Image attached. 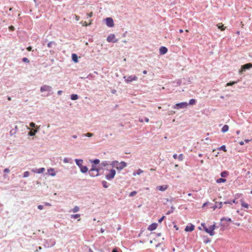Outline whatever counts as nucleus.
Listing matches in <instances>:
<instances>
[{"instance_id": "nucleus-1", "label": "nucleus", "mask_w": 252, "mask_h": 252, "mask_svg": "<svg viewBox=\"0 0 252 252\" xmlns=\"http://www.w3.org/2000/svg\"><path fill=\"white\" fill-rule=\"evenodd\" d=\"M188 106V103L186 102H182L181 103H179L176 104L174 105L170 106L168 105V109H184L187 108Z\"/></svg>"}, {"instance_id": "nucleus-2", "label": "nucleus", "mask_w": 252, "mask_h": 252, "mask_svg": "<svg viewBox=\"0 0 252 252\" xmlns=\"http://www.w3.org/2000/svg\"><path fill=\"white\" fill-rule=\"evenodd\" d=\"M44 243L43 246L46 248H49L53 247L56 244V241L54 239L44 240Z\"/></svg>"}, {"instance_id": "nucleus-3", "label": "nucleus", "mask_w": 252, "mask_h": 252, "mask_svg": "<svg viewBox=\"0 0 252 252\" xmlns=\"http://www.w3.org/2000/svg\"><path fill=\"white\" fill-rule=\"evenodd\" d=\"M116 173V170L114 169H111L109 172L105 175L106 179L109 181L112 180L114 178Z\"/></svg>"}, {"instance_id": "nucleus-4", "label": "nucleus", "mask_w": 252, "mask_h": 252, "mask_svg": "<svg viewBox=\"0 0 252 252\" xmlns=\"http://www.w3.org/2000/svg\"><path fill=\"white\" fill-rule=\"evenodd\" d=\"M252 67V63H248L241 65L240 69L239 70V73L241 74L246 70L250 69Z\"/></svg>"}, {"instance_id": "nucleus-5", "label": "nucleus", "mask_w": 252, "mask_h": 252, "mask_svg": "<svg viewBox=\"0 0 252 252\" xmlns=\"http://www.w3.org/2000/svg\"><path fill=\"white\" fill-rule=\"evenodd\" d=\"M52 87L48 85H43L42 86H41L40 87V91L41 92L46 91V92H48L49 93V94H47V96L49 95V94H52V93H51L52 92Z\"/></svg>"}, {"instance_id": "nucleus-6", "label": "nucleus", "mask_w": 252, "mask_h": 252, "mask_svg": "<svg viewBox=\"0 0 252 252\" xmlns=\"http://www.w3.org/2000/svg\"><path fill=\"white\" fill-rule=\"evenodd\" d=\"M124 78L125 79L126 82L127 83H129L132 81H136L138 79V77L135 75H131V76H125Z\"/></svg>"}, {"instance_id": "nucleus-7", "label": "nucleus", "mask_w": 252, "mask_h": 252, "mask_svg": "<svg viewBox=\"0 0 252 252\" xmlns=\"http://www.w3.org/2000/svg\"><path fill=\"white\" fill-rule=\"evenodd\" d=\"M217 227H218L215 224L210 225L209 228H208L207 233H208L210 236L214 235L215 234L214 230Z\"/></svg>"}, {"instance_id": "nucleus-8", "label": "nucleus", "mask_w": 252, "mask_h": 252, "mask_svg": "<svg viewBox=\"0 0 252 252\" xmlns=\"http://www.w3.org/2000/svg\"><path fill=\"white\" fill-rule=\"evenodd\" d=\"M106 40L108 42L116 43L118 40L115 38V35L114 34H109L106 39Z\"/></svg>"}, {"instance_id": "nucleus-9", "label": "nucleus", "mask_w": 252, "mask_h": 252, "mask_svg": "<svg viewBox=\"0 0 252 252\" xmlns=\"http://www.w3.org/2000/svg\"><path fill=\"white\" fill-rule=\"evenodd\" d=\"M106 24L108 27H113L114 26V21L112 18L108 17L105 19Z\"/></svg>"}, {"instance_id": "nucleus-10", "label": "nucleus", "mask_w": 252, "mask_h": 252, "mask_svg": "<svg viewBox=\"0 0 252 252\" xmlns=\"http://www.w3.org/2000/svg\"><path fill=\"white\" fill-rule=\"evenodd\" d=\"M127 166V163L124 161L120 162V163L118 162V164H117V166H116V169L119 170H121L126 167Z\"/></svg>"}, {"instance_id": "nucleus-11", "label": "nucleus", "mask_w": 252, "mask_h": 252, "mask_svg": "<svg viewBox=\"0 0 252 252\" xmlns=\"http://www.w3.org/2000/svg\"><path fill=\"white\" fill-rule=\"evenodd\" d=\"M223 221H227V222H231L232 220L229 218H226V217H222V218H221L220 219V222H221L220 225L222 226H226V224L223 222Z\"/></svg>"}, {"instance_id": "nucleus-12", "label": "nucleus", "mask_w": 252, "mask_h": 252, "mask_svg": "<svg viewBox=\"0 0 252 252\" xmlns=\"http://www.w3.org/2000/svg\"><path fill=\"white\" fill-rule=\"evenodd\" d=\"M158 226V224L157 223L154 222L151 224L148 227V230L149 231H153L157 229V227Z\"/></svg>"}, {"instance_id": "nucleus-13", "label": "nucleus", "mask_w": 252, "mask_h": 252, "mask_svg": "<svg viewBox=\"0 0 252 252\" xmlns=\"http://www.w3.org/2000/svg\"><path fill=\"white\" fill-rule=\"evenodd\" d=\"M194 227L195 226L193 224H190L186 227L185 230L186 232H191L194 229Z\"/></svg>"}, {"instance_id": "nucleus-14", "label": "nucleus", "mask_w": 252, "mask_h": 252, "mask_svg": "<svg viewBox=\"0 0 252 252\" xmlns=\"http://www.w3.org/2000/svg\"><path fill=\"white\" fill-rule=\"evenodd\" d=\"M168 186L167 185H164L157 187V189H158L161 191H164L167 189Z\"/></svg>"}, {"instance_id": "nucleus-15", "label": "nucleus", "mask_w": 252, "mask_h": 252, "mask_svg": "<svg viewBox=\"0 0 252 252\" xmlns=\"http://www.w3.org/2000/svg\"><path fill=\"white\" fill-rule=\"evenodd\" d=\"M167 48L164 46H161L159 48V53L160 55H164L167 52Z\"/></svg>"}, {"instance_id": "nucleus-16", "label": "nucleus", "mask_w": 252, "mask_h": 252, "mask_svg": "<svg viewBox=\"0 0 252 252\" xmlns=\"http://www.w3.org/2000/svg\"><path fill=\"white\" fill-rule=\"evenodd\" d=\"M45 169L43 167H41V168H38V169H33L32 170V171L33 172H35V173H38V174H41V173H43L44 171H45Z\"/></svg>"}, {"instance_id": "nucleus-17", "label": "nucleus", "mask_w": 252, "mask_h": 252, "mask_svg": "<svg viewBox=\"0 0 252 252\" xmlns=\"http://www.w3.org/2000/svg\"><path fill=\"white\" fill-rule=\"evenodd\" d=\"M79 168L82 173H86L88 171V168L87 166L82 165Z\"/></svg>"}, {"instance_id": "nucleus-18", "label": "nucleus", "mask_w": 252, "mask_h": 252, "mask_svg": "<svg viewBox=\"0 0 252 252\" xmlns=\"http://www.w3.org/2000/svg\"><path fill=\"white\" fill-rule=\"evenodd\" d=\"M47 172L48 174L51 176H55L56 175V173L54 168H50L48 169Z\"/></svg>"}, {"instance_id": "nucleus-19", "label": "nucleus", "mask_w": 252, "mask_h": 252, "mask_svg": "<svg viewBox=\"0 0 252 252\" xmlns=\"http://www.w3.org/2000/svg\"><path fill=\"white\" fill-rule=\"evenodd\" d=\"M39 128H37L36 129H32L31 131H30L28 135L30 136H33L35 135V134L38 131Z\"/></svg>"}, {"instance_id": "nucleus-20", "label": "nucleus", "mask_w": 252, "mask_h": 252, "mask_svg": "<svg viewBox=\"0 0 252 252\" xmlns=\"http://www.w3.org/2000/svg\"><path fill=\"white\" fill-rule=\"evenodd\" d=\"M75 162L76 164V165L79 167H81L82 165V163L83 162V160L82 159H75Z\"/></svg>"}, {"instance_id": "nucleus-21", "label": "nucleus", "mask_w": 252, "mask_h": 252, "mask_svg": "<svg viewBox=\"0 0 252 252\" xmlns=\"http://www.w3.org/2000/svg\"><path fill=\"white\" fill-rule=\"evenodd\" d=\"M222 178H226L229 175V172L227 171H223L220 174Z\"/></svg>"}, {"instance_id": "nucleus-22", "label": "nucleus", "mask_w": 252, "mask_h": 252, "mask_svg": "<svg viewBox=\"0 0 252 252\" xmlns=\"http://www.w3.org/2000/svg\"><path fill=\"white\" fill-rule=\"evenodd\" d=\"M100 170L99 168H97L96 165H92V168L90 169V171H96L97 173H99V171Z\"/></svg>"}, {"instance_id": "nucleus-23", "label": "nucleus", "mask_w": 252, "mask_h": 252, "mask_svg": "<svg viewBox=\"0 0 252 252\" xmlns=\"http://www.w3.org/2000/svg\"><path fill=\"white\" fill-rule=\"evenodd\" d=\"M229 129V126L227 125H225L223 126L221 129V132L222 133H225L228 131Z\"/></svg>"}, {"instance_id": "nucleus-24", "label": "nucleus", "mask_w": 252, "mask_h": 252, "mask_svg": "<svg viewBox=\"0 0 252 252\" xmlns=\"http://www.w3.org/2000/svg\"><path fill=\"white\" fill-rule=\"evenodd\" d=\"M203 239L204 243L205 244H208L211 242V240L210 238H209L207 236H203Z\"/></svg>"}, {"instance_id": "nucleus-25", "label": "nucleus", "mask_w": 252, "mask_h": 252, "mask_svg": "<svg viewBox=\"0 0 252 252\" xmlns=\"http://www.w3.org/2000/svg\"><path fill=\"white\" fill-rule=\"evenodd\" d=\"M240 201L241 202V206L243 207H244V208H249V204L247 203H245L244 200H243V199H241L240 200Z\"/></svg>"}, {"instance_id": "nucleus-26", "label": "nucleus", "mask_w": 252, "mask_h": 252, "mask_svg": "<svg viewBox=\"0 0 252 252\" xmlns=\"http://www.w3.org/2000/svg\"><path fill=\"white\" fill-rule=\"evenodd\" d=\"M78 56L75 54H72V61L75 63H77L78 62Z\"/></svg>"}, {"instance_id": "nucleus-27", "label": "nucleus", "mask_w": 252, "mask_h": 252, "mask_svg": "<svg viewBox=\"0 0 252 252\" xmlns=\"http://www.w3.org/2000/svg\"><path fill=\"white\" fill-rule=\"evenodd\" d=\"M90 161H91V163H93L92 165H96L98 164L99 163L100 160L98 158H95V159H94L93 160H91Z\"/></svg>"}, {"instance_id": "nucleus-28", "label": "nucleus", "mask_w": 252, "mask_h": 252, "mask_svg": "<svg viewBox=\"0 0 252 252\" xmlns=\"http://www.w3.org/2000/svg\"><path fill=\"white\" fill-rule=\"evenodd\" d=\"M226 182V180L225 179H224L223 178H219L217 180H216V182L218 183V184H220V183H225Z\"/></svg>"}, {"instance_id": "nucleus-29", "label": "nucleus", "mask_w": 252, "mask_h": 252, "mask_svg": "<svg viewBox=\"0 0 252 252\" xmlns=\"http://www.w3.org/2000/svg\"><path fill=\"white\" fill-rule=\"evenodd\" d=\"M217 26L218 29H220L221 31H224L225 29V27H224V25L222 24V23H219Z\"/></svg>"}, {"instance_id": "nucleus-30", "label": "nucleus", "mask_w": 252, "mask_h": 252, "mask_svg": "<svg viewBox=\"0 0 252 252\" xmlns=\"http://www.w3.org/2000/svg\"><path fill=\"white\" fill-rule=\"evenodd\" d=\"M63 162L64 163H72V159L71 158H64L63 159Z\"/></svg>"}, {"instance_id": "nucleus-31", "label": "nucleus", "mask_w": 252, "mask_h": 252, "mask_svg": "<svg viewBox=\"0 0 252 252\" xmlns=\"http://www.w3.org/2000/svg\"><path fill=\"white\" fill-rule=\"evenodd\" d=\"M217 150L220 151H223L226 152L227 151L226 146L224 145L221 146L220 147L217 148Z\"/></svg>"}, {"instance_id": "nucleus-32", "label": "nucleus", "mask_w": 252, "mask_h": 252, "mask_svg": "<svg viewBox=\"0 0 252 252\" xmlns=\"http://www.w3.org/2000/svg\"><path fill=\"white\" fill-rule=\"evenodd\" d=\"M89 174L91 177H97L99 175V173H96V174H94V173H93V171H90V170L89 171Z\"/></svg>"}, {"instance_id": "nucleus-33", "label": "nucleus", "mask_w": 252, "mask_h": 252, "mask_svg": "<svg viewBox=\"0 0 252 252\" xmlns=\"http://www.w3.org/2000/svg\"><path fill=\"white\" fill-rule=\"evenodd\" d=\"M56 44L54 41H50L47 44V46L48 48H52L53 46H56Z\"/></svg>"}, {"instance_id": "nucleus-34", "label": "nucleus", "mask_w": 252, "mask_h": 252, "mask_svg": "<svg viewBox=\"0 0 252 252\" xmlns=\"http://www.w3.org/2000/svg\"><path fill=\"white\" fill-rule=\"evenodd\" d=\"M175 210V207L173 206H172L171 207V209H170V210L168 211L166 213V215H170V214H171L173 212L174 210Z\"/></svg>"}, {"instance_id": "nucleus-35", "label": "nucleus", "mask_w": 252, "mask_h": 252, "mask_svg": "<svg viewBox=\"0 0 252 252\" xmlns=\"http://www.w3.org/2000/svg\"><path fill=\"white\" fill-rule=\"evenodd\" d=\"M70 98L73 100H77L78 98V95L76 94H72L71 95Z\"/></svg>"}, {"instance_id": "nucleus-36", "label": "nucleus", "mask_w": 252, "mask_h": 252, "mask_svg": "<svg viewBox=\"0 0 252 252\" xmlns=\"http://www.w3.org/2000/svg\"><path fill=\"white\" fill-rule=\"evenodd\" d=\"M80 217V215L79 214L71 215L70 218L71 219H77Z\"/></svg>"}, {"instance_id": "nucleus-37", "label": "nucleus", "mask_w": 252, "mask_h": 252, "mask_svg": "<svg viewBox=\"0 0 252 252\" xmlns=\"http://www.w3.org/2000/svg\"><path fill=\"white\" fill-rule=\"evenodd\" d=\"M94 135V134L90 132H88L86 134H83L82 135V137H91Z\"/></svg>"}, {"instance_id": "nucleus-38", "label": "nucleus", "mask_w": 252, "mask_h": 252, "mask_svg": "<svg viewBox=\"0 0 252 252\" xmlns=\"http://www.w3.org/2000/svg\"><path fill=\"white\" fill-rule=\"evenodd\" d=\"M144 121H145L146 122H148L149 120L147 117H145L144 119H143L142 118H139V122L143 123L144 122Z\"/></svg>"}, {"instance_id": "nucleus-39", "label": "nucleus", "mask_w": 252, "mask_h": 252, "mask_svg": "<svg viewBox=\"0 0 252 252\" xmlns=\"http://www.w3.org/2000/svg\"><path fill=\"white\" fill-rule=\"evenodd\" d=\"M17 132V130L14 129L13 128H12L9 132V134L10 136H12L15 135Z\"/></svg>"}, {"instance_id": "nucleus-40", "label": "nucleus", "mask_w": 252, "mask_h": 252, "mask_svg": "<svg viewBox=\"0 0 252 252\" xmlns=\"http://www.w3.org/2000/svg\"><path fill=\"white\" fill-rule=\"evenodd\" d=\"M101 183L104 188L106 189L108 187L107 182L106 181H102Z\"/></svg>"}, {"instance_id": "nucleus-41", "label": "nucleus", "mask_w": 252, "mask_h": 252, "mask_svg": "<svg viewBox=\"0 0 252 252\" xmlns=\"http://www.w3.org/2000/svg\"><path fill=\"white\" fill-rule=\"evenodd\" d=\"M108 164H109L108 161H103L101 162V163L100 164V165L103 167H105L107 165H108Z\"/></svg>"}, {"instance_id": "nucleus-42", "label": "nucleus", "mask_w": 252, "mask_h": 252, "mask_svg": "<svg viewBox=\"0 0 252 252\" xmlns=\"http://www.w3.org/2000/svg\"><path fill=\"white\" fill-rule=\"evenodd\" d=\"M118 164V161L117 160H114L111 162V165L113 167H115L116 168V166H117Z\"/></svg>"}, {"instance_id": "nucleus-43", "label": "nucleus", "mask_w": 252, "mask_h": 252, "mask_svg": "<svg viewBox=\"0 0 252 252\" xmlns=\"http://www.w3.org/2000/svg\"><path fill=\"white\" fill-rule=\"evenodd\" d=\"M143 172V171L140 169H139L137 170L136 171V173L135 172H134L133 173V175L134 176H135L136 174L137 175H140L141 173H142Z\"/></svg>"}, {"instance_id": "nucleus-44", "label": "nucleus", "mask_w": 252, "mask_h": 252, "mask_svg": "<svg viewBox=\"0 0 252 252\" xmlns=\"http://www.w3.org/2000/svg\"><path fill=\"white\" fill-rule=\"evenodd\" d=\"M79 207L78 206H76L74 207V208L72 210V211L74 213L77 212L79 211Z\"/></svg>"}, {"instance_id": "nucleus-45", "label": "nucleus", "mask_w": 252, "mask_h": 252, "mask_svg": "<svg viewBox=\"0 0 252 252\" xmlns=\"http://www.w3.org/2000/svg\"><path fill=\"white\" fill-rule=\"evenodd\" d=\"M196 102V100L195 99H190L188 103V105L189 104H190V105H193V104H194Z\"/></svg>"}, {"instance_id": "nucleus-46", "label": "nucleus", "mask_w": 252, "mask_h": 252, "mask_svg": "<svg viewBox=\"0 0 252 252\" xmlns=\"http://www.w3.org/2000/svg\"><path fill=\"white\" fill-rule=\"evenodd\" d=\"M30 127L33 128H36H36H37L35 125V124L33 122L30 123Z\"/></svg>"}, {"instance_id": "nucleus-47", "label": "nucleus", "mask_w": 252, "mask_h": 252, "mask_svg": "<svg viewBox=\"0 0 252 252\" xmlns=\"http://www.w3.org/2000/svg\"><path fill=\"white\" fill-rule=\"evenodd\" d=\"M30 175V172L29 171H26L23 174V177L27 178Z\"/></svg>"}, {"instance_id": "nucleus-48", "label": "nucleus", "mask_w": 252, "mask_h": 252, "mask_svg": "<svg viewBox=\"0 0 252 252\" xmlns=\"http://www.w3.org/2000/svg\"><path fill=\"white\" fill-rule=\"evenodd\" d=\"M183 158H184V156H183V154H180L179 156H178V159L180 160V161H182L183 160Z\"/></svg>"}, {"instance_id": "nucleus-49", "label": "nucleus", "mask_w": 252, "mask_h": 252, "mask_svg": "<svg viewBox=\"0 0 252 252\" xmlns=\"http://www.w3.org/2000/svg\"><path fill=\"white\" fill-rule=\"evenodd\" d=\"M137 194V191H133L132 192H131L129 194V196H131V197H132V196H135L136 194Z\"/></svg>"}, {"instance_id": "nucleus-50", "label": "nucleus", "mask_w": 252, "mask_h": 252, "mask_svg": "<svg viewBox=\"0 0 252 252\" xmlns=\"http://www.w3.org/2000/svg\"><path fill=\"white\" fill-rule=\"evenodd\" d=\"M242 196V194L237 193V194H236L235 195V199H238L239 198H240Z\"/></svg>"}, {"instance_id": "nucleus-51", "label": "nucleus", "mask_w": 252, "mask_h": 252, "mask_svg": "<svg viewBox=\"0 0 252 252\" xmlns=\"http://www.w3.org/2000/svg\"><path fill=\"white\" fill-rule=\"evenodd\" d=\"M236 83H237V82H235V81L230 82L227 83L226 85L227 86H232L234 84H236Z\"/></svg>"}, {"instance_id": "nucleus-52", "label": "nucleus", "mask_w": 252, "mask_h": 252, "mask_svg": "<svg viewBox=\"0 0 252 252\" xmlns=\"http://www.w3.org/2000/svg\"><path fill=\"white\" fill-rule=\"evenodd\" d=\"M222 204L223 203L222 202H217V204H218V208L220 209L222 207Z\"/></svg>"}, {"instance_id": "nucleus-53", "label": "nucleus", "mask_w": 252, "mask_h": 252, "mask_svg": "<svg viewBox=\"0 0 252 252\" xmlns=\"http://www.w3.org/2000/svg\"><path fill=\"white\" fill-rule=\"evenodd\" d=\"M165 217L164 216H163L158 220V222L159 223H161L162 221V220L165 219Z\"/></svg>"}, {"instance_id": "nucleus-54", "label": "nucleus", "mask_w": 252, "mask_h": 252, "mask_svg": "<svg viewBox=\"0 0 252 252\" xmlns=\"http://www.w3.org/2000/svg\"><path fill=\"white\" fill-rule=\"evenodd\" d=\"M22 61L24 62L29 63L30 62L29 60L27 58H24L22 59Z\"/></svg>"}, {"instance_id": "nucleus-55", "label": "nucleus", "mask_w": 252, "mask_h": 252, "mask_svg": "<svg viewBox=\"0 0 252 252\" xmlns=\"http://www.w3.org/2000/svg\"><path fill=\"white\" fill-rule=\"evenodd\" d=\"M218 206L217 204V202H216V204L213 206L211 207L214 210H215L216 208H218Z\"/></svg>"}, {"instance_id": "nucleus-56", "label": "nucleus", "mask_w": 252, "mask_h": 252, "mask_svg": "<svg viewBox=\"0 0 252 252\" xmlns=\"http://www.w3.org/2000/svg\"><path fill=\"white\" fill-rule=\"evenodd\" d=\"M223 203L224 204H230V205H232V202H231V200L224 201Z\"/></svg>"}, {"instance_id": "nucleus-57", "label": "nucleus", "mask_w": 252, "mask_h": 252, "mask_svg": "<svg viewBox=\"0 0 252 252\" xmlns=\"http://www.w3.org/2000/svg\"><path fill=\"white\" fill-rule=\"evenodd\" d=\"M37 208L39 209V210H42L43 209V206L42 205H39L37 206Z\"/></svg>"}, {"instance_id": "nucleus-58", "label": "nucleus", "mask_w": 252, "mask_h": 252, "mask_svg": "<svg viewBox=\"0 0 252 252\" xmlns=\"http://www.w3.org/2000/svg\"><path fill=\"white\" fill-rule=\"evenodd\" d=\"M10 172V170L8 168H5L3 170V172L5 173H9Z\"/></svg>"}, {"instance_id": "nucleus-59", "label": "nucleus", "mask_w": 252, "mask_h": 252, "mask_svg": "<svg viewBox=\"0 0 252 252\" xmlns=\"http://www.w3.org/2000/svg\"><path fill=\"white\" fill-rule=\"evenodd\" d=\"M166 201L168 202V201H169L170 202H172L173 201H174V198H171L170 199H169V198H167L166 199Z\"/></svg>"}, {"instance_id": "nucleus-60", "label": "nucleus", "mask_w": 252, "mask_h": 252, "mask_svg": "<svg viewBox=\"0 0 252 252\" xmlns=\"http://www.w3.org/2000/svg\"><path fill=\"white\" fill-rule=\"evenodd\" d=\"M9 29L11 31H13L15 30V28L13 26H11L9 27Z\"/></svg>"}, {"instance_id": "nucleus-61", "label": "nucleus", "mask_w": 252, "mask_h": 252, "mask_svg": "<svg viewBox=\"0 0 252 252\" xmlns=\"http://www.w3.org/2000/svg\"><path fill=\"white\" fill-rule=\"evenodd\" d=\"M210 203L209 202H205L203 205H202V208L208 205V204H210Z\"/></svg>"}, {"instance_id": "nucleus-62", "label": "nucleus", "mask_w": 252, "mask_h": 252, "mask_svg": "<svg viewBox=\"0 0 252 252\" xmlns=\"http://www.w3.org/2000/svg\"><path fill=\"white\" fill-rule=\"evenodd\" d=\"M87 18L89 17H91L93 16V12H90V13H88L87 14Z\"/></svg>"}, {"instance_id": "nucleus-63", "label": "nucleus", "mask_w": 252, "mask_h": 252, "mask_svg": "<svg viewBox=\"0 0 252 252\" xmlns=\"http://www.w3.org/2000/svg\"><path fill=\"white\" fill-rule=\"evenodd\" d=\"M44 204L45 206H51V204L49 202H44Z\"/></svg>"}, {"instance_id": "nucleus-64", "label": "nucleus", "mask_w": 252, "mask_h": 252, "mask_svg": "<svg viewBox=\"0 0 252 252\" xmlns=\"http://www.w3.org/2000/svg\"><path fill=\"white\" fill-rule=\"evenodd\" d=\"M236 199H235V198L234 199H233V200H231V202H232V203H238V202H237V201H236Z\"/></svg>"}]
</instances>
